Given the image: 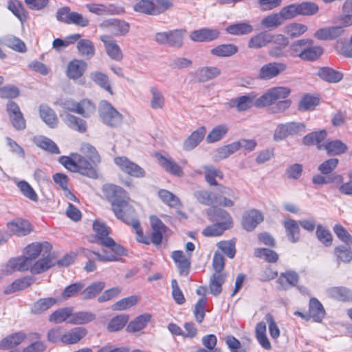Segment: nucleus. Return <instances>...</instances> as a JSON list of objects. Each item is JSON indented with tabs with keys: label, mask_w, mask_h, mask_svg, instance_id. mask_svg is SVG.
I'll return each mask as SVG.
<instances>
[{
	"label": "nucleus",
	"mask_w": 352,
	"mask_h": 352,
	"mask_svg": "<svg viewBox=\"0 0 352 352\" xmlns=\"http://www.w3.org/2000/svg\"><path fill=\"white\" fill-rule=\"evenodd\" d=\"M102 191L111 204L112 210L118 219L128 221L134 214L135 209L129 204L130 197L124 188L113 184H105Z\"/></svg>",
	"instance_id": "obj_1"
},
{
	"label": "nucleus",
	"mask_w": 352,
	"mask_h": 352,
	"mask_svg": "<svg viewBox=\"0 0 352 352\" xmlns=\"http://www.w3.org/2000/svg\"><path fill=\"white\" fill-rule=\"evenodd\" d=\"M193 196L197 202L208 206L217 204L223 207H232L234 203L231 199H237L230 188L223 185L218 186L213 192L206 190H196L193 192Z\"/></svg>",
	"instance_id": "obj_2"
},
{
	"label": "nucleus",
	"mask_w": 352,
	"mask_h": 352,
	"mask_svg": "<svg viewBox=\"0 0 352 352\" xmlns=\"http://www.w3.org/2000/svg\"><path fill=\"white\" fill-rule=\"evenodd\" d=\"M58 161L72 172H78L92 179L98 177L97 166L91 164L87 159L78 154H72V157L61 156Z\"/></svg>",
	"instance_id": "obj_3"
},
{
	"label": "nucleus",
	"mask_w": 352,
	"mask_h": 352,
	"mask_svg": "<svg viewBox=\"0 0 352 352\" xmlns=\"http://www.w3.org/2000/svg\"><path fill=\"white\" fill-rule=\"evenodd\" d=\"M306 131V126L303 122H289L279 124L276 126L273 140L275 142H280L288 136L301 135Z\"/></svg>",
	"instance_id": "obj_4"
},
{
	"label": "nucleus",
	"mask_w": 352,
	"mask_h": 352,
	"mask_svg": "<svg viewBox=\"0 0 352 352\" xmlns=\"http://www.w3.org/2000/svg\"><path fill=\"white\" fill-rule=\"evenodd\" d=\"M98 113L102 122L111 127H116L122 122V116L107 100L99 104Z\"/></svg>",
	"instance_id": "obj_5"
},
{
	"label": "nucleus",
	"mask_w": 352,
	"mask_h": 352,
	"mask_svg": "<svg viewBox=\"0 0 352 352\" xmlns=\"http://www.w3.org/2000/svg\"><path fill=\"white\" fill-rule=\"evenodd\" d=\"M291 90L285 87H273L267 90L261 97L255 100L254 105L263 107L275 103L278 100H283L289 96Z\"/></svg>",
	"instance_id": "obj_6"
},
{
	"label": "nucleus",
	"mask_w": 352,
	"mask_h": 352,
	"mask_svg": "<svg viewBox=\"0 0 352 352\" xmlns=\"http://www.w3.org/2000/svg\"><path fill=\"white\" fill-rule=\"evenodd\" d=\"M114 163L122 172L131 177L140 178L145 176V170L126 157H116L114 158Z\"/></svg>",
	"instance_id": "obj_7"
},
{
	"label": "nucleus",
	"mask_w": 352,
	"mask_h": 352,
	"mask_svg": "<svg viewBox=\"0 0 352 352\" xmlns=\"http://www.w3.org/2000/svg\"><path fill=\"white\" fill-rule=\"evenodd\" d=\"M82 254L88 259L85 265V270L88 272H94L96 268V263L94 261V257H96L98 261L102 262L119 261L122 260L121 258H118L117 256L111 254H102L99 252L91 251L88 249H84Z\"/></svg>",
	"instance_id": "obj_8"
},
{
	"label": "nucleus",
	"mask_w": 352,
	"mask_h": 352,
	"mask_svg": "<svg viewBox=\"0 0 352 352\" xmlns=\"http://www.w3.org/2000/svg\"><path fill=\"white\" fill-rule=\"evenodd\" d=\"M104 29H107L115 36L126 35L130 29V25L125 21L118 19L104 20L100 25Z\"/></svg>",
	"instance_id": "obj_9"
},
{
	"label": "nucleus",
	"mask_w": 352,
	"mask_h": 352,
	"mask_svg": "<svg viewBox=\"0 0 352 352\" xmlns=\"http://www.w3.org/2000/svg\"><path fill=\"white\" fill-rule=\"evenodd\" d=\"M263 221V216L262 213L256 209H252L243 213L241 218V225L246 231L252 232Z\"/></svg>",
	"instance_id": "obj_10"
},
{
	"label": "nucleus",
	"mask_w": 352,
	"mask_h": 352,
	"mask_svg": "<svg viewBox=\"0 0 352 352\" xmlns=\"http://www.w3.org/2000/svg\"><path fill=\"white\" fill-rule=\"evenodd\" d=\"M287 69L286 64L280 62H272L263 65L259 71L258 76L262 80H270L278 76Z\"/></svg>",
	"instance_id": "obj_11"
},
{
	"label": "nucleus",
	"mask_w": 352,
	"mask_h": 352,
	"mask_svg": "<svg viewBox=\"0 0 352 352\" xmlns=\"http://www.w3.org/2000/svg\"><path fill=\"white\" fill-rule=\"evenodd\" d=\"M52 248V245L47 242L32 243L25 248L24 256L32 263L38 256H42L43 253L51 252Z\"/></svg>",
	"instance_id": "obj_12"
},
{
	"label": "nucleus",
	"mask_w": 352,
	"mask_h": 352,
	"mask_svg": "<svg viewBox=\"0 0 352 352\" xmlns=\"http://www.w3.org/2000/svg\"><path fill=\"white\" fill-rule=\"evenodd\" d=\"M7 111L12 126L17 130H23L25 128V120L20 111L19 105L12 101L7 104Z\"/></svg>",
	"instance_id": "obj_13"
},
{
	"label": "nucleus",
	"mask_w": 352,
	"mask_h": 352,
	"mask_svg": "<svg viewBox=\"0 0 352 352\" xmlns=\"http://www.w3.org/2000/svg\"><path fill=\"white\" fill-rule=\"evenodd\" d=\"M274 46H272L269 50V55L275 58L286 57L287 54L284 49L288 45L289 40L285 36L278 34H272Z\"/></svg>",
	"instance_id": "obj_14"
},
{
	"label": "nucleus",
	"mask_w": 352,
	"mask_h": 352,
	"mask_svg": "<svg viewBox=\"0 0 352 352\" xmlns=\"http://www.w3.org/2000/svg\"><path fill=\"white\" fill-rule=\"evenodd\" d=\"M100 40L104 43L107 54L111 58L117 61L122 59V50L111 36L102 35Z\"/></svg>",
	"instance_id": "obj_15"
},
{
	"label": "nucleus",
	"mask_w": 352,
	"mask_h": 352,
	"mask_svg": "<svg viewBox=\"0 0 352 352\" xmlns=\"http://www.w3.org/2000/svg\"><path fill=\"white\" fill-rule=\"evenodd\" d=\"M220 32L217 29L201 28L192 31L190 34V38L195 42H209L217 39Z\"/></svg>",
	"instance_id": "obj_16"
},
{
	"label": "nucleus",
	"mask_w": 352,
	"mask_h": 352,
	"mask_svg": "<svg viewBox=\"0 0 352 352\" xmlns=\"http://www.w3.org/2000/svg\"><path fill=\"white\" fill-rule=\"evenodd\" d=\"M150 222L152 228L151 242L155 245H159L162 243L163 234L166 232L167 228L159 218L155 216L150 217Z\"/></svg>",
	"instance_id": "obj_17"
},
{
	"label": "nucleus",
	"mask_w": 352,
	"mask_h": 352,
	"mask_svg": "<svg viewBox=\"0 0 352 352\" xmlns=\"http://www.w3.org/2000/svg\"><path fill=\"white\" fill-rule=\"evenodd\" d=\"M54 257L50 253H43L42 258L32 263L31 273L34 274H41L54 266Z\"/></svg>",
	"instance_id": "obj_18"
},
{
	"label": "nucleus",
	"mask_w": 352,
	"mask_h": 352,
	"mask_svg": "<svg viewBox=\"0 0 352 352\" xmlns=\"http://www.w3.org/2000/svg\"><path fill=\"white\" fill-rule=\"evenodd\" d=\"M87 64L82 60L74 59L69 62L67 69L66 76L72 80L80 78L84 74L87 69Z\"/></svg>",
	"instance_id": "obj_19"
},
{
	"label": "nucleus",
	"mask_w": 352,
	"mask_h": 352,
	"mask_svg": "<svg viewBox=\"0 0 352 352\" xmlns=\"http://www.w3.org/2000/svg\"><path fill=\"white\" fill-rule=\"evenodd\" d=\"M8 230L18 236H26L30 233L32 228L30 223L23 219H16L7 224Z\"/></svg>",
	"instance_id": "obj_20"
},
{
	"label": "nucleus",
	"mask_w": 352,
	"mask_h": 352,
	"mask_svg": "<svg viewBox=\"0 0 352 352\" xmlns=\"http://www.w3.org/2000/svg\"><path fill=\"white\" fill-rule=\"evenodd\" d=\"M32 263L25 256L10 259L6 265V271L10 274L15 271L31 272Z\"/></svg>",
	"instance_id": "obj_21"
},
{
	"label": "nucleus",
	"mask_w": 352,
	"mask_h": 352,
	"mask_svg": "<svg viewBox=\"0 0 352 352\" xmlns=\"http://www.w3.org/2000/svg\"><path fill=\"white\" fill-rule=\"evenodd\" d=\"M299 280V276L292 270H287L280 274L277 279L280 289L287 290L292 287H296Z\"/></svg>",
	"instance_id": "obj_22"
},
{
	"label": "nucleus",
	"mask_w": 352,
	"mask_h": 352,
	"mask_svg": "<svg viewBox=\"0 0 352 352\" xmlns=\"http://www.w3.org/2000/svg\"><path fill=\"white\" fill-rule=\"evenodd\" d=\"M344 30L341 26H331L318 29L314 36L320 41L334 40L341 36Z\"/></svg>",
	"instance_id": "obj_23"
},
{
	"label": "nucleus",
	"mask_w": 352,
	"mask_h": 352,
	"mask_svg": "<svg viewBox=\"0 0 352 352\" xmlns=\"http://www.w3.org/2000/svg\"><path fill=\"white\" fill-rule=\"evenodd\" d=\"M206 214L211 221L217 223L228 222V226L229 228L232 226V217L230 214L223 209L217 207H211L207 209Z\"/></svg>",
	"instance_id": "obj_24"
},
{
	"label": "nucleus",
	"mask_w": 352,
	"mask_h": 352,
	"mask_svg": "<svg viewBox=\"0 0 352 352\" xmlns=\"http://www.w3.org/2000/svg\"><path fill=\"white\" fill-rule=\"evenodd\" d=\"M206 133L204 126H200L194 131L183 143V148L185 151H191L195 148L204 139Z\"/></svg>",
	"instance_id": "obj_25"
},
{
	"label": "nucleus",
	"mask_w": 352,
	"mask_h": 352,
	"mask_svg": "<svg viewBox=\"0 0 352 352\" xmlns=\"http://www.w3.org/2000/svg\"><path fill=\"white\" fill-rule=\"evenodd\" d=\"M58 302L57 298L52 297L40 298L32 305L30 311L34 315L42 314L56 305Z\"/></svg>",
	"instance_id": "obj_26"
},
{
	"label": "nucleus",
	"mask_w": 352,
	"mask_h": 352,
	"mask_svg": "<svg viewBox=\"0 0 352 352\" xmlns=\"http://www.w3.org/2000/svg\"><path fill=\"white\" fill-rule=\"evenodd\" d=\"M327 132L321 130L319 132H312L306 135L302 139V144L306 146L317 145L318 149H323L324 144L321 142L326 138Z\"/></svg>",
	"instance_id": "obj_27"
},
{
	"label": "nucleus",
	"mask_w": 352,
	"mask_h": 352,
	"mask_svg": "<svg viewBox=\"0 0 352 352\" xmlns=\"http://www.w3.org/2000/svg\"><path fill=\"white\" fill-rule=\"evenodd\" d=\"M329 297L340 301L352 300V291L344 287H333L327 289Z\"/></svg>",
	"instance_id": "obj_28"
},
{
	"label": "nucleus",
	"mask_w": 352,
	"mask_h": 352,
	"mask_svg": "<svg viewBox=\"0 0 352 352\" xmlns=\"http://www.w3.org/2000/svg\"><path fill=\"white\" fill-rule=\"evenodd\" d=\"M158 160L160 164L166 172L177 177H182L184 175V172L181 166L171 158H167L160 155L158 157Z\"/></svg>",
	"instance_id": "obj_29"
},
{
	"label": "nucleus",
	"mask_w": 352,
	"mask_h": 352,
	"mask_svg": "<svg viewBox=\"0 0 352 352\" xmlns=\"http://www.w3.org/2000/svg\"><path fill=\"white\" fill-rule=\"evenodd\" d=\"M284 227L289 240L292 243H296L300 239V230L299 223L296 221L288 219L284 221Z\"/></svg>",
	"instance_id": "obj_30"
},
{
	"label": "nucleus",
	"mask_w": 352,
	"mask_h": 352,
	"mask_svg": "<svg viewBox=\"0 0 352 352\" xmlns=\"http://www.w3.org/2000/svg\"><path fill=\"white\" fill-rule=\"evenodd\" d=\"M272 40V34L267 32H261L250 38L248 47L254 49L261 48L271 43Z\"/></svg>",
	"instance_id": "obj_31"
},
{
	"label": "nucleus",
	"mask_w": 352,
	"mask_h": 352,
	"mask_svg": "<svg viewBox=\"0 0 352 352\" xmlns=\"http://www.w3.org/2000/svg\"><path fill=\"white\" fill-rule=\"evenodd\" d=\"M34 282L33 276H27L14 280L5 289L6 294H12L17 291L23 290L30 287Z\"/></svg>",
	"instance_id": "obj_32"
},
{
	"label": "nucleus",
	"mask_w": 352,
	"mask_h": 352,
	"mask_svg": "<svg viewBox=\"0 0 352 352\" xmlns=\"http://www.w3.org/2000/svg\"><path fill=\"white\" fill-rule=\"evenodd\" d=\"M40 117L43 121L51 128L57 126L58 118L53 109L47 105L41 104L39 107Z\"/></svg>",
	"instance_id": "obj_33"
},
{
	"label": "nucleus",
	"mask_w": 352,
	"mask_h": 352,
	"mask_svg": "<svg viewBox=\"0 0 352 352\" xmlns=\"http://www.w3.org/2000/svg\"><path fill=\"white\" fill-rule=\"evenodd\" d=\"M186 34L185 29H176L168 31V45L173 47L181 48L184 44V38Z\"/></svg>",
	"instance_id": "obj_34"
},
{
	"label": "nucleus",
	"mask_w": 352,
	"mask_h": 352,
	"mask_svg": "<svg viewBox=\"0 0 352 352\" xmlns=\"http://www.w3.org/2000/svg\"><path fill=\"white\" fill-rule=\"evenodd\" d=\"M63 120L69 128L75 131L80 133H85L87 131L86 122L76 116L67 113L65 114Z\"/></svg>",
	"instance_id": "obj_35"
},
{
	"label": "nucleus",
	"mask_w": 352,
	"mask_h": 352,
	"mask_svg": "<svg viewBox=\"0 0 352 352\" xmlns=\"http://www.w3.org/2000/svg\"><path fill=\"white\" fill-rule=\"evenodd\" d=\"M87 331L82 327H75L63 334L62 342L65 344H75L85 336Z\"/></svg>",
	"instance_id": "obj_36"
},
{
	"label": "nucleus",
	"mask_w": 352,
	"mask_h": 352,
	"mask_svg": "<svg viewBox=\"0 0 352 352\" xmlns=\"http://www.w3.org/2000/svg\"><path fill=\"white\" fill-rule=\"evenodd\" d=\"M25 338V334L23 332H17L11 334L0 342V349H9L20 344Z\"/></svg>",
	"instance_id": "obj_37"
},
{
	"label": "nucleus",
	"mask_w": 352,
	"mask_h": 352,
	"mask_svg": "<svg viewBox=\"0 0 352 352\" xmlns=\"http://www.w3.org/2000/svg\"><path fill=\"white\" fill-rule=\"evenodd\" d=\"M323 149L326 150L329 155H339L346 153L348 147L341 140H336L324 144Z\"/></svg>",
	"instance_id": "obj_38"
},
{
	"label": "nucleus",
	"mask_w": 352,
	"mask_h": 352,
	"mask_svg": "<svg viewBox=\"0 0 352 352\" xmlns=\"http://www.w3.org/2000/svg\"><path fill=\"white\" fill-rule=\"evenodd\" d=\"M322 305L316 298H311L309 302V315L315 322H320L324 316Z\"/></svg>",
	"instance_id": "obj_39"
},
{
	"label": "nucleus",
	"mask_w": 352,
	"mask_h": 352,
	"mask_svg": "<svg viewBox=\"0 0 352 352\" xmlns=\"http://www.w3.org/2000/svg\"><path fill=\"white\" fill-rule=\"evenodd\" d=\"M226 275L222 272H214L210 278V292L217 296L222 291L221 286L225 282Z\"/></svg>",
	"instance_id": "obj_40"
},
{
	"label": "nucleus",
	"mask_w": 352,
	"mask_h": 352,
	"mask_svg": "<svg viewBox=\"0 0 352 352\" xmlns=\"http://www.w3.org/2000/svg\"><path fill=\"white\" fill-rule=\"evenodd\" d=\"M34 143L37 146L52 154L60 153V150L56 144L51 139L45 136L34 138Z\"/></svg>",
	"instance_id": "obj_41"
},
{
	"label": "nucleus",
	"mask_w": 352,
	"mask_h": 352,
	"mask_svg": "<svg viewBox=\"0 0 352 352\" xmlns=\"http://www.w3.org/2000/svg\"><path fill=\"white\" fill-rule=\"evenodd\" d=\"M72 312L73 309L70 307L58 309L50 315L49 321L58 324L67 320V319L69 320L72 318Z\"/></svg>",
	"instance_id": "obj_42"
},
{
	"label": "nucleus",
	"mask_w": 352,
	"mask_h": 352,
	"mask_svg": "<svg viewBox=\"0 0 352 352\" xmlns=\"http://www.w3.org/2000/svg\"><path fill=\"white\" fill-rule=\"evenodd\" d=\"M238 52V47L234 44L219 45L210 51L214 56L219 57H228L235 54Z\"/></svg>",
	"instance_id": "obj_43"
},
{
	"label": "nucleus",
	"mask_w": 352,
	"mask_h": 352,
	"mask_svg": "<svg viewBox=\"0 0 352 352\" xmlns=\"http://www.w3.org/2000/svg\"><path fill=\"white\" fill-rule=\"evenodd\" d=\"M318 76L325 81L329 82H338L342 78L343 74L330 67H322L318 71Z\"/></svg>",
	"instance_id": "obj_44"
},
{
	"label": "nucleus",
	"mask_w": 352,
	"mask_h": 352,
	"mask_svg": "<svg viewBox=\"0 0 352 352\" xmlns=\"http://www.w3.org/2000/svg\"><path fill=\"white\" fill-rule=\"evenodd\" d=\"M232 102L239 111H243L254 105L255 98L252 95H245L233 99Z\"/></svg>",
	"instance_id": "obj_45"
},
{
	"label": "nucleus",
	"mask_w": 352,
	"mask_h": 352,
	"mask_svg": "<svg viewBox=\"0 0 352 352\" xmlns=\"http://www.w3.org/2000/svg\"><path fill=\"white\" fill-rule=\"evenodd\" d=\"M221 74V69L217 67H204L197 72L200 82H206Z\"/></svg>",
	"instance_id": "obj_46"
},
{
	"label": "nucleus",
	"mask_w": 352,
	"mask_h": 352,
	"mask_svg": "<svg viewBox=\"0 0 352 352\" xmlns=\"http://www.w3.org/2000/svg\"><path fill=\"white\" fill-rule=\"evenodd\" d=\"M323 54V49L320 46L309 44L305 52L301 54V59L307 61H314L319 58Z\"/></svg>",
	"instance_id": "obj_47"
},
{
	"label": "nucleus",
	"mask_w": 352,
	"mask_h": 352,
	"mask_svg": "<svg viewBox=\"0 0 352 352\" xmlns=\"http://www.w3.org/2000/svg\"><path fill=\"white\" fill-rule=\"evenodd\" d=\"M79 54L87 59L92 58L95 54V47L92 41L89 39H81L77 43Z\"/></svg>",
	"instance_id": "obj_48"
},
{
	"label": "nucleus",
	"mask_w": 352,
	"mask_h": 352,
	"mask_svg": "<svg viewBox=\"0 0 352 352\" xmlns=\"http://www.w3.org/2000/svg\"><path fill=\"white\" fill-rule=\"evenodd\" d=\"M334 254L337 258V262L349 263L352 260V250L350 245H341L334 249Z\"/></svg>",
	"instance_id": "obj_49"
},
{
	"label": "nucleus",
	"mask_w": 352,
	"mask_h": 352,
	"mask_svg": "<svg viewBox=\"0 0 352 352\" xmlns=\"http://www.w3.org/2000/svg\"><path fill=\"white\" fill-rule=\"evenodd\" d=\"M95 318L96 315L89 311L72 312V318L68 322L74 324H83L93 321Z\"/></svg>",
	"instance_id": "obj_50"
},
{
	"label": "nucleus",
	"mask_w": 352,
	"mask_h": 352,
	"mask_svg": "<svg viewBox=\"0 0 352 352\" xmlns=\"http://www.w3.org/2000/svg\"><path fill=\"white\" fill-rule=\"evenodd\" d=\"M8 9L21 22L26 21L28 18L27 12L19 1L10 0L8 3Z\"/></svg>",
	"instance_id": "obj_51"
},
{
	"label": "nucleus",
	"mask_w": 352,
	"mask_h": 352,
	"mask_svg": "<svg viewBox=\"0 0 352 352\" xmlns=\"http://www.w3.org/2000/svg\"><path fill=\"white\" fill-rule=\"evenodd\" d=\"M314 44V41L309 38L299 39L289 45L291 56L294 57H299L301 59V54L305 52L307 45Z\"/></svg>",
	"instance_id": "obj_52"
},
{
	"label": "nucleus",
	"mask_w": 352,
	"mask_h": 352,
	"mask_svg": "<svg viewBox=\"0 0 352 352\" xmlns=\"http://www.w3.org/2000/svg\"><path fill=\"white\" fill-rule=\"evenodd\" d=\"M96 111L95 104L89 100L84 99L78 102L76 113L85 118H90Z\"/></svg>",
	"instance_id": "obj_53"
},
{
	"label": "nucleus",
	"mask_w": 352,
	"mask_h": 352,
	"mask_svg": "<svg viewBox=\"0 0 352 352\" xmlns=\"http://www.w3.org/2000/svg\"><path fill=\"white\" fill-rule=\"evenodd\" d=\"M228 131V127L227 125H217L208 134L206 137V142L210 144L218 142L226 135Z\"/></svg>",
	"instance_id": "obj_54"
},
{
	"label": "nucleus",
	"mask_w": 352,
	"mask_h": 352,
	"mask_svg": "<svg viewBox=\"0 0 352 352\" xmlns=\"http://www.w3.org/2000/svg\"><path fill=\"white\" fill-rule=\"evenodd\" d=\"M228 222H219L207 226L203 230L202 234L205 236H218L222 234L224 230L229 229Z\"/></svg>",
	"instance_id": "obj_55"
},
{
	"label": "nucleus",
	"mask_w": 352,
	"mask_h": 352,
	"mask_svg": "<svg viewBox=\"0 0 352 352\" xmlns=\"http://www.w3.org/2000/svg\"><path fill=\"white\" fill-rule=\"evenodd\" d=\"M131 219H128V221H122L124 223L126 224H130L132 226L133 228L135 230L136 232V239L138 241L148 245L150 243L148 238L144 235V233L142 230L140 223L139 221L136 218V212L134 213L133 215H131V217H129Z\"/></svg>",
	"instance_id": "obj_56"
},
{
	"label": "nucleus",
	"mask_w": 352,
	"mask_h": 352,
	"mask_svg": "<svg viewBox=\"0 0 352 352\" xmlns=\"http://www.w3.org/2000/svg\"><path fill=\"white\" fill-rule=\"evenodd\" d=\"M307 30L308 28L306 25L298 23H292L284 27V32L291 38L299 37Z\"/></svg>",
	"instance_id": "obj_57"
},
{
	"label": "nucleus",
	"mask_w": 352,
	"mask_h": 352,
	"mask_svg": "<svg viewBox=\"0 0 352 352\" xmlns=\"http://www.w3.org/2000/svg\"><path fill=\"white\" fill-rule=\"evenodd\" d=\"M226 30L232 35H243L252 32L253 27L247 23H239L228 25Z\"/></svg>",
	"instance_id": "obj_58"
},
{
	"label": "nucleus",
	"mask_w": 352,
	"mask_h": 352,
	"mask_svg": "<svg viewBox=\"0 0 352 352\" xmlns=\"http://www.w3.org/2000/svg\"><path fill=\"white\" fill-rule=\"evenodd\" d=\"M90 78L99 87L106 90L111 95L113 94V91L111 89L109 78L106 74L99 72H94L91 73Z\"/></svg>",
	"instance_id": "obj_59"
},
{
	"label": "nucleus",
	"mask_w": 352,
	"mask_h": 352,
	"mask_svg": "<svg viewBox=\"0 0 352 352\" xmlns=\"http://www.w3.org/2000/svg\"><path fill=\"white\" fill-rule=\"evenodd\" d=\"M204 174H205V179L207 183L210 186H216L218 188V186L221 184H217L216 181V177H219L220 179L223 178V174L219 169L215 168L212 166H204Z\"/></svg>",
	"instance_id": "obj_60"
},
{
	"label": "nucleus",
	"mask_w": 352,
	"mask_h": 352,
	"mask_svg": "<svg viewBox=\"0 0 352 352\" xmlns=\"http://www.w3.org/2000/svg\"><path fill=\"white\" fill-rule=\"evenodd\" d=\"M104 283L102 281L93 283L82 291V299L87 300L94 298L104 289Z\"/></svg>",
	"instance_id": "obj_61"
},
{
	"label": "nucleus",
	"mask_w": 352,
	"mask_h": 352,
	"mask_svg": "<svg viewBox=\"0 0 352 352\" xmlns=\"http://www.w3.org/2000/svg\"><path fill=\"white\" fill-rule=\"evenodd\" d=\"M151 319L148 314L141 315L131 321L127 326V331L129 332H138L145 327Z\"/></svg>",
	"instance_id": "obj_62"
},
{
	"label": "nucleus",
	"mask_w": 352,
	"mask_h": 352,
	"mask_svg": "<svg viewBox=\"0 0 352 352\" xmlns=\"http://www.w3.org/2000/svg\"><path fill=\"white\" fill-rule=\"evenodd\" d=\"M80 151L91 160L94 166H98L100 163V155L96 148L92 145L88 143L82 144Z\"/></svg>",
	"instance_id": "obj_63"
},
{
	"label": "nucleus",
	"mask_w": 352,
	"mask_h": 352,
	"mask_svg": "<svg viewBox=\"0 0 352 352\" xmlns=\"http://www.w3.org/2000/svg\"><path fill=\"white\" fill-rule=\"evenodd\" d=\"M283 23L281 16L278 13L269 14L261 21V24L265 28L274 29L280 26Z\"/></svg>",
	"instance_id": "obj_64"
}]
</instances>
